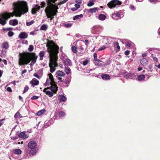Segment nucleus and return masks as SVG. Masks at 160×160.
Instances as JSON below:
<instances>
[{
  "instance_id": "f257e3e1",
  "label": "nucleus",
  "mask_w": 160,
  "mask_h": 160,
  "mask_svg": "<svg viewBox=\"0 0 160 160\" xmlns=\"http://www.w3.org/2000/svg\"><path fill=\"white\" fill-rule=\"evenodd\" d=\"M57 0H47L48 6L45 10L46 16L52 20L54 16L56 15L58 8L56 4H53Z\"/></svg>"
},
{
  "instance_id": "f03ea898",
  "label": "nucleus",
  "mask_w": 160,
  "mask_h": 160,
  "mask_svg": "<svg viewBox=\"0 0 160 160\" xmlns=\"http://www.w3.org/2000/svg\"><path fill=\"white\" fill-rule=\"evenodd\" d=\"M12 5L17 16L21 17L22 15L28 11V7L25 2L18 1L14 2Z\"/></svg>"
},
{
  "instance_id": "7ed1b4c3",
  "label": "nucleus",
  "mask_w": 160,
  "mask_h": 160,
  "mask_svg": "<svg viewBox=\"0 0 160 160\" xmlns=\"http://www.w3.org/2000/svg\"><path fill=\"white\" fill-rule=\"evenodd\" d=\"M38 58V56L35 55L34 54L32 59V57L30 53L28 52L24 53L22 58H19L18 64L20 66L27 64L32 59V61L30 65L31 66H33L36 62Z\"/></svg>"
},
{
  "instance_id": "20e7f679",
  "label": "nucleus",
  "mask_w": 160,
  "mask_h": 160,
  "mask_svg": "<svg viewBox=\"0 0 160 160\" xmlns=\"http://www.w3.org/2000/svg\"><path fill=\"white\" fill-rule=\"evenodd\" d=\"M14 15L12 13L5 12L1 15V18H0V24L4 25L6 23V20L11 17H13Z\"/></svg>"
},
{
  "instance_id": "39448f33",
  "label": "nucleus",
  "mask_w": 160,
  "mask_h": 160,
  "mask_svg": "<svg viewBox=\"0 0 160 160\" xmlns=\"http://www.w3.org/2000/svg\"><path fill=\"white\" fill-rule=\"evenodd\" d=\"M48 52L51 54H54L57 52L59 49L58 46L55 43H50L49 45H47Z\"/></svg>"
},
{
  "instance_id": "423d86ee",
  "label": "nucleus",
  "mask_w": 160,
  "mask_h": 160,
  "mask_svg": "<svg viewBox=\"0 0 160 160\" xmlns=\"http://www.w3.org/2000/svg\"><path fill=\"white\" fill-rule=\"evenodd\" d=\"M37 146L36 142L33 141H31L28 143V147L31 149L29 151L30 155H34L36 154L37 152L36 148Z\"/></svg>"
},
{
  "instance_id": "0eeeda50",
  "label": "nucleus",
  "mask_w": 160,
  "mask_h": 160,
  "mask_svg": "<svg viewBox=\"0 0 160 160\" xmlns=\"http://www.w3.org/2000/svg\"><path fill=\"white\" fill-rule=\"evenodd\" d=\"M121 2L117 0H112L108 2L107 5L109 8H112L115 7L117 6L120 5L121 4Z\"/></svg>"
},
{
  "instance_id": "6e6552de",
  "label": "nucleus",
  "mask_w": 160,
  "mask_h": 160,
  "mask_svg": "<svg viewBox=\"0 0 160 160\" xmlns=\"http://www.w3.org/2000/svg\"><path fill=\"white\" fill-rule=\"evenodd\" d=\"M124 76L127 79L130 78L131 79H134L136 77V75L133 73L128 72H125L123 73Z\"/></svg>"
},
{
  "instance_id": "1a4fd4ad",
  "label": "nucleus",
  "mask_w": 160,
  "mask_h": 160,
  "mask_svg": "<svg viewBox=\"0 0 160 160\" xmlns=\"http://www.w3.org/2000/svg\"><path fill=\"white\" fill-rule=\"evenodd\" d=\"M121 12L119 11L116 13H113L112 14V17L114 20H118L122 18Z\"/></svg>"
},
{
  "instance_id": "9d476101",
  "label": "nucleus",
  "mask_w": 160,
  "mask_h": 160,
  "mask_svg": "<svg viewBox=\"0 0 160 160\" xmlns=\"http://www.w3.org/2000/svg\"><path fill=\"white\" fill-rule=\"evenodd\" d=\"M40 8V7L39 4H36L33 8L32 10V14H35L37 13V11H38Z\"/></svg>"
},
{
  "instance_id": "9b49d317",
  "label": "nucleus",
  "mask_w": 160,
  "mask_h": 160,
  "mask_svg": "<svg viewBox=\"0 0 160 160\" xmlns=\"http://www.w3.org/2000/svg\"><path fill=\"white\" fill-rule=\"evenodd\" d=\"M39 83V81L35 78H33L32 81L30 82V83L32 84V87H34V85H38Z\"/></svg>"
},
{
  "instance_id": "f8f14e48",
  "label": "nucleus",
  "mask_w": 160,
  "mask_h": 160,
  "mask_svg": "<svg viewBox=\"0 0 160 160\" xmlns=\"http://www.w3.org/2000/svg\"><path fill=\"white\" fill-rule=\"evenodd\" d=\"M48 89H50V87H47L45 88L43 92L47 95H48L50 97H52L53 96V94L51 92L49 91L46 90Z\"/></svg>"
},
{
  "instance_id": "ddd939ff",
  "label": "nucleus",
  "mask_w": 160,
  "mask_h": 160,
  "mask_svg": "<svg viewBox=\"0 0 160 160\" xmlns=\"http://www.w3.org/2000/svg\"><path fill=\"white\" fill-rule=\"evenodd\" d=\"M51 86L50 87V89L54 93H56L58 90V87L56 85L53 84H51Z\"/></svg>"
},
{
  "instance_id": "4468645a",
  "label": "nucleus",
  "mask_w": 160,
  "mask_h": 160,
  "mask_svg": "<svg viewBox=\"0 0 160 160\" xmlns=\"http://www.w3.org/2000/svg\"><path fill=\"white\" fill-rule=\"evenodd\" d=\"M25 132H22L20 133L18 135V137L20 138H23V139L27 138H28V135L26 134Z\"/></svg>"
},
{
  "instance_id": "2eb2a0df",
  "label": "nucleus",
  "mask_w": 160,
  "mask_h": 160,
  "mask_svg": "<svg viewBox=\"0 0 160 160\" xmlns=\"http://www.w3.org/2000/svg\"><path fill=\"white\" fill-rule=\"evenodd\" d=\"M93 28L96 31V32L98 33L100 32L103 29V27L100 26H94Z\"/></svg>"
},
{
  "instance_id": "dca6fc26",
  "label": "nucleus",
  "mask_w": 160,
  "mask_h": 160,
  "mask_svg": "<svg viewBox=\"0 0 160 160\" xmlns=\"http://www.w3.org/2000/svg\"><path fill=\"white\" fill-rule=\"evenodd\" d=\"M28 35L25 32H23L20 33L19 34L18 38L20 39L26 38L28 37Z\"/></svg>"
},
{
  "instance_id": "f3484780",
  "label": "nucleus",
  "mask_w": 160,
  "mask_h": 160,
  "mask_svg": "<svg viewBox=\"0 0 160 160\" xmlns=\"http://www.w3.org/2000/svg\"><path fill=\"white\" fill-rule=\"evenodd\" d=\"M140 62L141 64L143 66H146L148 63L147 59L145 58L141 59L140 60Z\"/></svg>"
},
{
  "instance_id": "a211bd4d",
  "label": "nucleus",
  "mask_w": 160,
  "mask_h": 160,
  "mask_svg": "<svg viewBox=\"0 0 160 160\" xmlns=\"http://www.w3.org/2000/svg\"><path fill=\"white\" fill-rule=\"evenodd\" d=\"M102 62L100 60H98L95 61L94 62L96 66H98L99 67L103 66V64L102 63Z\"/></svg>"
},
{
  "instance_id": "6ab92c4d",
  "label": "nucleus",
  "mask_w": 160,
  "mask_h": 160,
  "mask_svg": "<svg viewBox=\"0 0 160 160\" xmlns=\"http://www.w3.org/2000/svg\"><path fill=\"white\" fill-rule=\"evenodd\" d=\"M102 78L105 80H109L110 78V77L109 75L106 74H103L101 75Z\"/></svg>"
},
{
  "instance_id": "aec40b11",
  "label": "nucleus",
  "mask_w": 160,
  "mask_h": 160,
  "mask_svg": "<svg viewBox=\"0 0 160 160\" xmlns=\"http://www.w3.org/2000/svg\"><path fill=\"white\" fill-rule=\"evenodd\" d=\"M58 98L61 102H65L67 99L66 97L63 95H59Z\"/></svg>"
},
{
  "instance_id": "412c9836",
  "label": "nucleus",
  "mask_w": 160,
  "mask_h": 160,
  "mask_svg": "<svg viewBox=\"0 0 160 160\" xmlns=\"http://www.w3.org/2000/svg\"><path fill=\"white\" fill-rule=\"evenodd\" d=\"M73 23L69 22H66L64 23V26L66 28H68L71 27Z\"/></svg>"
},
{
  "instance_id": "4be33fe9",
  "label": "nucleus",
  "mask_w": 160,
  "mask_h": 160,
  "mask_svg": "<svg viewBox=\"0 0 160 160\" xmlns=\"http://www.w3.org/2000/svg\"><path fill=\"white\" fill-rule=\"evenodd\" d=\"M64 63L67 66H70L72 65L71 60L68 58H67L64 60Z\"/></svg>"
},
{
  "instance_id": "5701e85b",
  "label": "nucleus",
  "mask_w": 160,
  "mask_h": 160,
  "mask_svg": "<svg viewBox=\"0 0 160 160\" xmlns=\"http://www.w3.org/2000/svg\"><path fill=\"white\" fill-rule=\"evenodd\" d=\"M18 21L16 19H14L12 20H10L9 22L10 24L12 25L13 26H15L18 24Z\"/></svg>"
},
{
  "instance_id": "b1692460",
  "label": "nucleus",
  "mask_w": 160,
  "mask_h": 160,
  "mask_svg": "<svg viewBox=\"0 0 160 160\" xmlns=\"http://www.w3.org/2000/svg\"><path fill=\"white\" fill-rule=\"evenodd\" d=\"M12 152L15 154H20L22 153V151L19 149H14L13 150Z\"/></svg>"
},
{
  "instance_id": "393cba45",
  "label": "nucleus",
  "mask_w": 160,
  "mask_h": 160,
  "mask_svg": "<svg viewBox=\"0 0 160 160\" xmlns=\"http://www.w3.org/2000/svg\"><path fill=\"white\" fill-rule=\"evenodd\" d=\"M45 55V52L44 51H40L39 53V56L40 57V60H42L43 59V58Z\"/></svg>"
},
{
  "instance_id": "a878e982",
  "label": "nucleus",
  "mask_w": 160,
  "mask_h": 160,
  "mask_svg": "<svg viewBox=\"0 0 160 160\" xmlns=\"http://www.w3.org/2000/svg\"><path fill=\"white\" fill-rule=\"evenodd\" d=\"M106 18V17L105 15L100 14L98 16V18L100 20H104Z\"/></svg>"
},
{
  "instance_id": "bb28decb",
  "label": "nucleus",
  "mask_w": 160,
  "mask_h": 160,
  "mask_svg": "<svg viewBox=\"0 0 160 160\" xmlns=\"http://www.w3.org/2000/svg\"><path fill=\"white\" fill-rule=\"evenodd\" d=\"M49 64H51V65H52L53 66L55 67H56L58 66V64L57 61L54 59L52 60L51 62V63Z\"/></svg>"
},
{
  "instance_id": "cd10ccee",
  "label": "nucleus",
  "mask_w": 160,
  "mask_h": 160,
  "mask_svg": "<svg viewBox=\"0 0 160 160\" xmlns=\"http://www.w3.org/2000/svg\"><path fill=\"white\" fill-rule=\"evenodd\" d=\"M98 8H91L89 9V12L92 13L96 12L98 10Z\"/></svg>"
},
{
  "instance_id": "c85d7f7f",
  "label": "nucleus",
  "mask_w": 160,
  "mask_h": 160,
  "mask_svg": "<svg viewBox=\"0 0 160 160\" xmlns=\"http://www.w3.org/2000/svg\"><path fill=\"white\" fill-rule=\"evenodd\" d=\"M145 78V76L143 75H140L138 76V80L140 81H142Z\"/></svg>"
},
{
  "instance_id": "c756f323",
  "label": "nucleus",
  "mask_w": 160,
  "mask_h": 160,
  "mask_svg": "<svg viewBox=\"0 0 160 160\" xmlns=\"http://www.w3.org/2000/svg\"><path fill=\"white\" fill-rule=\"evenodd\" d=\"M134 44L131 42H127L126 44V46L129 48H131V46H134Z\"/></svg>"
},
{
  "instance_id": "7c9ffc66",
  "label": "nucleus",
  "mask_w": 160,
  "mask_h": 160,
  "mask_svg": "<svg viewBox=\"0 0 160 160\" xmlns=\"http://www.w3.org/2000/svg\"><path fill=\"white\" fill-rule=\"evenodd\" d=\"M113 47L114 48H117L118 49H120V47L119 45V43L118 42H115L113 43Z\"/></svg>"
},
{
  "instance_id": "2f4dec72",
  "label": "nucleus",
  "mask_w": 160,
  "mask_h": 160,
  "mask_svg": "<svg viewBox=\"0 0 160 160\" xmlns=\"http://www.w3.org/2000/svg\"><path fill=\"white\" fill-rule=\"evenodd\" d=\"M48 28V26L47 25L44 24L42 25L40 28V29L42 30L45 31Z\"/></svg>"
},
{
  "instance_id": "473e14b6",
  "label": "nucleus",
  "mask_w": 160,
  "mask_h": 160,
  "mask_svg": "<svg viewBox=\"0 0 160 160\" xmlns=\"http://www.w3.org/2000/svg\"><path fill=\"white\" fill-rule=\"evenodd\" d=\"M46 111L45 109H42L39 111H38L37 113V115L38 116H39L41 115L42 114L44 113Z\"/></svg>"
},
{
  "instance_id": "72a5a7b5",
  "label": "nucleus",
  "mask_w": 160,
  "mask_h": 160,
  "mask_svg": "<svg viewBox=\"0 0 160 160\" xmlns=\"http://www.w3.org/2000/svg\"><path fill=\"white\" fill-rule=\"evenodd\" d=\"M56 74L58 76H63L65 75V73L64 72L60 71H57L56 72Z\"/></svg>"
},
{
  "instance_id": "f704fd0d",
  "label": "nucleus",
  "mask_w": 160,
  "mask_h": 160,
  "mask_svg": "<svg viewBox=\"0 0 160 160\" xmlns=\"http://www.w3.org/2000/svg\"><path fill=\"white\" fill-rule=\"evenodd\" d=\"M52 82V81H51L50 79L48 78L44 84V85L45 86H47L49 84H51V82Z\"/></svg>"
},
{
  "instance_id": "c9c22d12",
  "label": "nucleus",
  "mask_w": 160,
  "mask_h": 160,
  "mask_svg": "<svg viewBox=\"0 0 160 160\" xmlns=\"http://www.w3.org/2000/svg\"><path fill=\"white\" fill-rule=\"evenodd\" d=\"M70 71L71 70L70 68L67 67H65V72L67 75L69 74L70 73Z\"/></svg>"
},
{
  "instance_id": "e433bc0d",
  "label": "nucleus",
  "mask_w": 160,
  "mask_h": 160,
  "mask_svg": "<svg viewBox=\"0 0 160 160\" xmlns=\"http://www.w3.org/2000/svg\"><path fill=\"white\" fill-rule=\"evenodd\" d=\"M2 48H5L6 49H8L9 48V45L8 43L7 42H5L2 45Z\"/></svg>"
},
{
  "instance_id": "4c0bfd02",
  "label": "nucleus",
  "mask_w": 160,
  "mask_h": 160,
  "mask_svg": "<svg viewBox=\"0 0 160 160\" xmlns=\"http://www.w3.org/2000/svg\"><path fill=\"white\" fill-rule=\"evenodd\" d=\"M49 67H50V71L51 72H53L55 70V66L49 64Z\"/></svg>"
},
{
  "instance_id": "58836bf2",
  "label": "nucleus",
  "mask_w": 160,
  "mask_h": 160,
  "mask_svg": "<svg viewBox=\"0 0 160 160\" xmlns=\"http://www.w3.org/2000/svg\"><path fill=\"white\" fill-rule=\"evenodd\" d=\"M95 0H90L87 4V5L89 7H91L94 4V2Z\"/></svg>"
},
{
  "instance_id": "ea45409f",
  "label": "nucleus",
  "mask_w": 160,
  "mask_h": 160,
  "mask_svg": "<svg viewBox=\"0 0 160 160\" xmlns=\"http://www.w3.org/2000/svg\"><path fill=\"white\" fill-rule=\"evenodd\" d=\"M83 15L82 14H80L79 15H76L74 17L73 19L75 20L76 19H79L83 17Z\"/></svg>"
},
{
  "instance_id": "a19ab883",
  "label": "nucleus",
  "mask_w": 160,
  "mask_h": 160,
  "mask_svg": "<svg viewBox=\"0 0 160 160\" xmlns=\"http://www.w3.org/2000/svg\"><path fill=\"white\" fill-rule=\"evenodd\" d=\"M14 117L15 118H22V117L21 116V115L20 113L18 112H17L14 115Z\"/></svg>"
},
{
  "instance_id": "79ce46f5",
  "label": "nucleus",
  "mask_w": 160,
  "mask_h": 160,
  "mask_svg": "<svg viewBox=\"0 0 160 160\" xmlns=\"http://www.w3.org/2000/svg\"><path fill=\"white\" fill-rule=\"evenodd\" d=\"M34 23V21L33 20H31L30 22H26V25L28 26H30L31 25H32Z\"/></svg>"
},
{
  "instance_id": "37998d69",
  "label": "nucleus",
  "mask_w": 160,
  "mask_h": 160,
  "mask_svg": "<svg viewBox=\"0 0 160 160\" xmlns=\"http://www.w3.org/2000/svg\"><path fill=\"white\" fill-rule=\"evenodd\" d=\"M65 113L62 111H60L58 112V115L60 117H62L65 115Z\"/></svg>"
},
{
  "instance_id": "c03bdc74",
  "label": "nucleus",
  "mask_w": 160,
  "mask_h": 160,
  "mask_svg": "<svg viewBox=\"0 0 160 160\" xmlns=\"http://www.w3.org/2000/svg\"><path fill=\"white\" fill-rule=\"evenodd\" d=\"M33 46L32 45H30L28 48V50L29 52H31L33 50Z\"/></svg>"
},
{
  "instance_id": "a18cd8bd",
  "label": "nucleus",
  "mask_w": 160,
  "mask_h": 160,
  "mask_svg": "<svg viewBox=\"0 0 160 160\" xmlns=\"http://www.w3.org/2000/svg\"><path fill=\"white\" fill-rule=\"evenodd\" d=\"M72 50L73 52L74 53H76L77 52V50L75 46H73L72 47Z\"/></svg>"
},
{
  "instance_id": "49530a36",
  "label": "nucleus",
  "mask_w": 160,
  "mask_h": 160,
  "mask_svg": "<svg viewBox=\"0 0 160 160\" xmlns=\"http://www.w3.org/2000/svg\"><path fill=\"white\" fill-rule=\"evenodd\" d=\"M71 78V77L70 76L68 78V79L65 80V82L66 84H69Z\"/></svg>"
},
{
  "instance_id": "de8ad7c7",
  "label": "nucleus",
  "mask_w": 160,
  "mask_h": 160,
  "mask_svg": "<svg viewBox=\"0 0 160 160\" xmlns=\"http://www.w3.org/2000/svg\"><path fill=\"white\" fill-rule=\"evenodd\" d=\"M94 62L98 60L97 54L96 53H94L93 55Z\"/></svg>"
},
{
  "instance_id": "09e8293b",
  "label": "nucleus",
  "mask_w": 160,
  "mask_h": 160,
  "mask_svg": "<svg viewBox=\"0 0 160 160\" xmlns=\"http://www.w3.org/2000/svg\"><path fill=\"white\" fill-rule=\"evenodd\" d=\"M14 34V33L12 31H9L8 32V35L9 37H11Z\"/></svg>"
},
{
  "instance_id": "8fccbe9b",
  "label": "nucleus",
  "mask_w": 160,
  "mask_h": 160,
  "mask_svg": "<svg viewBox=\"0 0 160 160\" xmlns=\"http://www.w3.org/2000/svg\"><path fill=\"white\" fill-rule=\"evenodd\" d=\"M110 63V61L109 60H107L105 63L103 64V67H105L107 65H109Z\"/></svg>"
},
{
  "instance_id": "3c124183",
  "label": "nucleus",
  "mask_w": 160,
  "mask_h": 160,
  "mask_svg": "<svg viewBox=\"0 0 160 160\" xmlns=\"http://www.w3.org/2000/svg\"><path fill=\"white\" fill-rule=\"evenodd\" d=\"M106 48L105 45H103L98 49L99 51H101L104 49Z\"/></svg>"
},
{
  "instance_id": "603ef678",
  "label": "nucleus",
  "mask_w": 160,
  "mask_h": 160,
  "mask_svg": "<svg viewBox=\"0 0 160 160\" xmlns=\"http://www.w3.org/2000/svg\"><path fill=\"white\" fill-rule=\"evenodd\" d=\"M88 62L89 61L88 60H86L83 61L82 64L84 66H85L88 63Z\"/></svg>"
},
{
  "instance_id": "864d4df0",
  "label": "nucleus",
  "mask_w": 160,
  "mask_h": 160,
  "mask_svg": "<svg viewBox=\"0 0 160 160\" xmlns=\"http://www.w3.org/2000/svg\"><path fill=\"white\" fill-rule=\"evenodd\" d=\"M68 0H64L62 2H61L58 3L59 5H61L66 3Z\"/></svg>"
},
{
  "instance_id": "5fc2aeb1",
  "label": "nucleus",
  "mask_w": 160,
  "mask_h": 160,
  "mask_svg": "<svg viewBox=\"0 0 160 160\" xmlns=\"http://www.w3.org/2000/svg\"><path fill=\"white\" fill-rule=\"evenodd\" d=\"M39 98L38 96H34L31 97V99L32 100H36L38 99Z\"/></svg>"
},
{
  "instance_id": "6e6d98bb",
  "label": "nucleus",
  "mask_w": 160,
  "mask_h": 160,
  "mask_svg": "<svg viewBox=\"0 0 160 160\" xmlns=\"http://www.w3.org/2000/svg\"><path fill=\"white\" fill-rule=\"evenodd\" d=\"M40 5L41 6V8H43L44 7H45V6L46 3H45L44 2H41Z\"/></svg>"
},
{
  "instance_id": "4d7b16f0",
  "label": "nucleus",
  "mask_w": 160,
  "mask_h": 160,
  "mask_svg": "<svg viewBox=\"0 0 160 160\" xmlns=\"http://www.w3.org/2000/svg\"><path fill=\"white\" fill-rule=\"evenodd\" d=\"M33 76L39 79H40V76H39L38 74L37 73H34L33 74Z\"/></svg>"
},
{
  "instance_id": "13d9d810",
  "label": "nucleus",
  "mask_w": 160,
  "mask_h": 160,
  "mask_svg": "<svg viewBox=\"0 0 160 160\" xmlns=\"http://www.w3.org/2000/svg\"><path fill=\"white\" fill-rule=\"evenodd\" d=\"M122 44H126V42L128 41L126 40L122 39V40H120Z\"/></svg>"
},
{
  "instance_id": "bf43d9fd",
  "label": "nucleus",
  "mask_w": 160,
  "mask_h": 160,
  "mask_svg": "<svg viewBox=\"0 0 160 160\" xmlns=\"http://www.w3.org/2000/svg\"><path fill=\"white\" fill-rule=\"evenodd\" d=\"M29 89V87L28 86H26L25 87L24 89V91L23 92V93L25 92H27Z\"/></svg>"
},
{
  "instance_id": "052dcab7",
  "label": "nucleus",
  "mask_w": 160,
  "mask_h": 160,
  "mask_svg": "<svg viewBox=\"0 0 160 160\" xmlns=\"http://www.w3.org/2000/svg\"><path fill=\"white\" fill-rule=\"evenodd\" d=\"M48 75H49V78H48L50 79V80L51 81H52V78H53V76L52 75V74L51 73H49L48 74Z\"/></svg>"
},
{
  "instance_id": "680f3d73",
  "label": "nucleus",
  "mask_w": 160,
  "mask_h": 160,
  "mask_svg": "<svg viewBox=\"0 0 160 160\" xmlns=\"http://www.w3.org/2000/svg\"><path fill=\"white\" fill-rule=\"evenodd\" d=\"M130 8L131 10H133V11L135 10V8L134 6L132 5H130Z\"/></svg>"
},
{
  "instance_id": "e2e57ef3",
  "label": "nucleus",
  "mask_w": 160,
  "mask_h": 160,
  "mask_svg": "<svg viewBox=\"0 0 160 160\" xmlns=\"http://www.w3.org/2000/svg\"><path fill=\"white\" fill-rule=\"evenodd\" d=\"M7 90L9 92H12L11 88L9 87H8L7 88Z\"/></svg>"
},
{
  "instance_id": "0e129e2a",
  "label": "nucleus",
  "mask_w": 160,
  "mask_h": 160,
  "mask_svg": "<svg viewBox=\"0 0 160 160\" xmlns=\"http://www.w3.org/2000/svg\"><path fill=\"white\" fill-rule=\"evenodd\" d=\"M5 120L4 119H2L0 120V127L3 124V122Z\"/></svg>"
},
{
  "instance_id": "69168bd1",
  "label": "nucleus",
  "mask_w": 160,
  "mask_h": 160,
  "mask_svg": "<svg viewBox=\"0 0 160 160\" xmlns=\"http://www.w3.org/2000/svg\"><path fill=\"white\" fill-rule=\"evenodd\" d=\"M75 8L78 9V8H80V6L79 4H75Z\"/></svg>"
},
{
  "instance_id": "338daca9",
  "label": "nucleus",
  "mask_w": 160,
  "mask_h": 160,
  "mask_svg": "<svg viewBox=\"0 0 160 160\" xmlns=\"http://www.w3.org/2000/svg\"><path fill=\"white\" fill-rule=\"evenodd\" d=\"M129 52H130L129 51L127 50V51H125V54L126 55H129Z\"/></svg>"
},
{
  "instance_id": "774afa93",
  "label": "nucleus",
  "mask_w": 160,
  "mask_h": 160,
  "mask_svg": "<svg viewBox=\"0 0 160 160\" xmlns=\"http://www.w3.org/2000/svg\"><path fill=\"white\" fill-rule=\"evenodd\" d=\"M152 66L151 65H149L148 66V69L149 71H150L151 72H152Z\"/></svg>"
}]
</instances>
